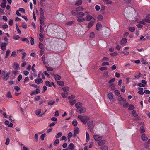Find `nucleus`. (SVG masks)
Here are the masks:
<instances>
[{
  "label": "nucleus",
  "mask_w": 150,
  "mask_h": 150,
  "mask_svg": "<svg viewBox=\"0 0 150 150\" xmlns=\"http://www.w3.org/2000/svg\"><path fill=\"white\" fill-rule=\"evenodd\" d=\"M78 118L84 124L86 123L87 122L89 119L88 117L86 116L84 117L81 115H78Z\"/></svg>",
  "instance_id": "1"
},
{
  "label": "nucleus",
  "mask_w": 150,
  "mask_h": 150,
  "mask_svg": "<svg viewBox=\"0 0 150 150\" xmlns=\"http://www.w3.org/2000/svg\"><path fill=\"white\" fill-rule=\"evenodd\" d=\"M10 74V72H8L6 74H5L4 71H3L2 72V74L4 75L3 79L6 81H7L9 78V75Z\"/></svg>",
  "instance_id": "2"
},
{
  "label": "nucleus",
  "mask_w": 150,
  "mask_h": 150,
  "mask_svg": "<svg viewBox=\"0 0 150 150\" xmlns=\"http://www.w3.org/2000/svg\"><path fill=\"white\" fill-rule=\"evenodd\" d=\"M40 92V90L37 88L36 89L35 91H33L31 92L30 94L31 96H33L34 95H36L39 93Z\"/></svg>",
  "instance_id": "3"
},
{
  "label": "nucleus",
  "mask_w": 150,
  "mask_h": 150,
  "mask_svg": "<svg viewBox=\"0 0 150 150\" xmlns=\"http://www.w3.org/2000/svg\"><path fill=\"white\" fill-rule=\"evenodd\" d=\"M93 137L96 141H99L101 140L102 138V137L101 136L98 135H94L93 136Z\"/></svg>",
  "instance_id": "4"
},
{
  "label": "nucleus",
  "mask_w": 150,
  "mask_h": 150,
  "mask_svg": "<svg viewBox=\"0 0 150 150\" xmlns=\"http://www.w3.org/2000/svg\"><path fill=\"white\" fill-rule=\"evenodd\" d=\"M145 22L150 23V14H148L146 16V18L143 19Z\"/></svg>",
  "instance_id": "5"
},
{
  "label": "nucleus",
  "mask_w": 150,
  "mask_h": 150,
  "mask_svg": "<svg viewBox=\"0 0 150 150\" xmlns=\"http://www.w3.org/2000/svg\"><path fill=\"white\" fill-rule=\"evenodd\" d=\"M102 25L99 22L96 25V29L98 31H99L101 30Z\"/></svg>",
  "instance_id": "6"
},
{
  "label": "nucleus",
  "mask_w": 150,
  "mask_h": 150,
  "mask_svg": "<svg viewBox=\"0 0 150 150\" xmlns=\"http://www.w3.org/2000/svg\"><path fill=\"white\" fill-rule=\"evenodd\" d=\"M127 42V39L125 38H123L120 42V44L122 45H124Z\"/></svg>",
  "instance_id": "7"
},
{
  "label": "nucleus",
  "mask_w": 150,
  "mask_h": 150,
  "mask_svg": "<svg viewBox=\"0 0 150 150\" xmlns=\"http://www.w3.org/2000/svg\"><path fill=\"white\" fill-rule=\"evenodd\" d=\"M95 21V19H93L90 21L88 25V27L89 28H91L94 24V23Z\"/></svg>",
  "instance_id": "8"
},
{
  "label": "nucleus",
  "mask_w": 150,
  "mask_h": 150,
  "mask_svg": "<svg viewBox=\"0 0 150 150\" xmlns=\"http://www.w3.org/2000/svg\"><path fill=\"white\" fill-rule=\"evenodd\" d=\"M93 19H95L92 16L90 15H88L86 17L85 19L86 21H90L91 20H92Z\"/></svg>",
  "instance_id": "9"
},
{
  "label": "nucleus",
  "mask_w": 150,
  "mask_h": 150,
  "mask_svg": "<svg viewBox=\"0 0 150 150\" xmlns=\"http://www.w3.org/2000/svg\"><path fill=\"white\" fill-rule=\"evenodd\" d=\"M1 49L3 50H6V46L7 44L6 43H3L1 44Z\"/></svg>",
  "instance_id": "10"
},
{
  "label": "nucleus",
  "mask_w": 150,
  "mask_h": 150,
  "mask_svg": "<svg viewBox=\"0 0 150 150\" xmlns=\"http://www.w3.org/2000/svg\"><path fill=\"white\" fill-rule=\"evenodd\" d=\"M68 148L70 150H73L75 148V146L73 143H71L68 146Z\"/></svg>",
  "instance_id": "11"
},
{
  "label": "nucleus",
  "mask_w": 150,
  "mask_h": 150,
  "mask_svg": "<svg viewBox=\"0 0 150 150\" xmlns=\"http://www.w3.org/2000/svg\"><path fill=\"white\" fill-rule=\"evenodd\" d=\"M141 139L144 141H146L148 139L147 137L146 136L145 134H143L141 136Z\"/></svg>",
  "instance_id": "12"
},
{
  "label": "nucleus",
  "mask_w": 150,
  "mask_h": 150,
  "mask_svg": "<svg viewBox=\"0 0 150 150\" xmlns=\"http://www.w3.org/2000/svg\"><path fill=\"white\" fill-rule=\"evenodd\" d=\"M14 67L15 69L17 70L19 69V64L16 62H14Z\"/></svg>",
  "instance_id": "13"
},
{
  "label": "nucleus",
  "mask_w": 150,
  "mask_h": 150,
  "mask_svg": "<svg viewBox=\"0 0 150 150\" xmlns=\"http://www.w3.org/2000/svg\"><path fill=\"white\" fill-rule=\"evenodd\" d=\"M43 81L41 78H40L38 79H36L35 80V82L38 84L42 83Z\"/></svg>",
  "instance_id": "14"
},
{
  "label": "nucleus",
  "mask_w": 150,
  "mask_h": 150,
  "mask_svg": "<svg viewBox=\"0 0 150 150\" xmlns=\"http://www.w3.org/2000/svg\"><path fill=\"white\" fill-rule=\"evenodd\" d=\"M82 103L80 102H78L75 105V106L78 109L80 108L82 106Z\"/></svg>",
  "instance_id": "15"
},
{
  "label": "nucleus",
  "mask_w": 150,
  "mask_h": 150,
  "mask_svg": "<svg viewBox=\"0 0 150 150\" xmlns=\"http://www.w3.org/2000/svg\"><path fill=\"white\" fill-rule=\"evenodd\" d=\"M93 121L92 120L89 121L87 122V125L89 129L91 128V126L93 124Z\"/></svg>",
  "instance_id": "16"
},
{
  "label": "nucleus",
  "mask_w": 150,
  "mask_h": 150,
  "mask_svg": "<svg viewBox=\"0 0 150 150\" xmlns=\"http://www.w3.org/2000/svg\"><path fill=\"white\" fill-rule=\"evenodd\" d=\"M54 77L56 81L59 80L61 79V76L59 75H54Z\"/></svg>",
  "instance_id": "17"
},
{
  "label": "nucleus",
  "mask_w": 150,
  "mask_h": 150,
  "mask_svg": "<svg viewBox=\"0 0 150 150\" xmlns=\"http://www.w3.org/2000/svg\"><path fill=\"white\" fill-rule=\"evenodd\" d=\"M107 97L109 99L112 100L113 98V95L112 93H110L108 94Z\"/></svg>",
  "instance_id": "18"
},
{
  "label": "nucleus",
  "mask_w": 150,
  "mask_h": 150,
  "mask_svg": "<svg viewBox=\"0 0 150 150\" xmlns=\"http://www.w3.org/2000/svg\"><path fill=\"white\" fill-rule=\"evenodd\" d=\"M78 18L77 19V21L79 22H82L84 21L86 19L85 18Z\"/></svg>",
  "instance_id": "19"
},
{
  "label": "nucleus",
  "mask_w": 150,
  "mask_h": 150,
  "mask_svg": "<svg viewBox=\"0 0 150 150\" xmlns=\"http://www.w3.org/2000/svg\"><path fill=\"white\" fill-rule=\"evenodd\" d=\"M105 141L104 140H102L99 141L98 142V145L99 146H101L104 144L105 143Z\"/></svg>",
  "instance_id": "20"
},
{
  "label": "nucleus",
  "mask_w": 150,
  "mask_h": 150,
  "mask_svg": "<svg viewBox=\"0 0 150 150\" xmlns=\"http://www.w3.org/2000/svg\"><path fill=\"white\" fill-rule=\"evenodd\" d=\"M86 111V108H81L80 109L79 111L80 113H83L85 112Z\"/></svg>",
  "instance_id": "21"
},
{
  "label": "nucleus",
  "mask_w": 150,
  "mask_h": 150,
  "mask_svg": "<svg viewBox=\"0 0 150 150\" xmlns=\"http://www.w3.org/2000/svg\"><path fill=\"white\" fill-rule=\"evenodd\" d=\"M85 15L84 13L82 12H78V15L77 16L78 18L81 17H83Z\"/></svg>",
  "instance_id": "22"
},
{
  "label": "nucleus",
  "mask_w": 150,
  "mask_h": 150,
  "mask_svg": "<svg viewBox=\"0 0 150 150\" xmlns=\"http://www.w3.org/2000/svg\"><path fill=\"white\" fill-rule=\"evenodd\" d=\"M76 102V100L75 99L71 100H70L69 103L71 105H73Z\"/></svg>",
  "instance_id": "23"
},
{
  "label": "nucleus",
  "mask_w": 150,
  "mask_h": 150,
  "mask_svg": "<svg viewBox=\"0 0 150 150\" xmlns=\"http://www.w3.org/2000/svg\"><path fill=\"white\" fill-rule=\"evenodd\" d=\"M40 16L44 17V12L42 8H40Z\"/></svg>",
  "instance_id": "24"
},
{
  "label": "nucleus",
  "mask_w": 150,
  "mask_h": 150,
  "mask_svg": "<svg viewBox=\"0 0 150 150\" xmlns=\"http://www.w3.org/2000/svg\"><path fill=\"white\" fill-rule=\"evenodd\" d=\"M82 3L81 0H78L75 4L76 6H79L81 5Z\"/></svg>",
  "instance_id": "25"
},
{
  "label": "nucleus",
  "mask_w": 150,
  "mask_h": 150,
  "mask_svg": "<svg viewBox=\"0 0 150 150\" xmlns=\"http://www.w3.org/2000/svg\"><path fill=\"white\" fill-rule=\"evenodd\" d=\"M118 100L119 101H122L124 102H125L126 101V100L125 99L121 97L120 96H118Z\"/></svg>",
  "instance_id": "26"
},
{
  "label": "nucleus",
  "mask_w": 150,
  "mask_h": 150,
  "mask_svg": "<svg viewBox=\"0 0 150 150\" xmlns=\"http://www.w3.org/2000/svg\"><path fill=\"white\" fill-rule=\"evenodd\" d=\"M74 132L78 134L79 132V128L77 127H76L74 128Z\"/></svg>",
  "instance_id": "27"
},
{
  "label": "nucleus",
  "mask_w": 150,
  "mask_h": 150,
  "mask_svg": "<svg viewBox=\"0 0 150 150\" xmlns=\"http://www.w3.org/2000/svg\"><path fill=\"white\" fill-rule=\"evenodd\" d=\"M39 40L40 42H42L43 40L44 36L42 34L40 33L39 34Z\"/></svg>",
  "instance_id": "28"
},
{
  "label": "nucleus",
  "mask_w": 150,
  "mask_h": 150,
  "mask_svg": "<svg viewBox=\"0 0 150 150\" xmlns=\"http://www.w3.org/2000/svg\"><path fill=\"white\" fill-rule=\"evenodd\" d=\"M57 84L60 86H63L64 84V82L62 81H57Z\"/></svg>",
  "instance_id": "29"
},
{
  "label": "nucleus",
  "mask_w": 150,
  "mask_h": 150,
  "mask_svg": "<svg viewBox=\"0 0 150 150\" xmlns=\"http://www.w3.org/2000/svg\"><path fill=\"white\" fill-rule=\"evenodd\" d=\"M62 89L65 92L68 91L69 90V88L68 86L64 87L62 88Z\"/></svg>",
  "instance_id": "30"
},
{
  "label": "nucleus",
  "mask_w": 150,
  "mask_h": 150,
  "mask_svg": "<svg viewBox=\"0 0 150 150\" xmlns=\"http://www.w3.org/2000/svg\"><path fill=\"white\" fill-rule=\"evenodd\" d=\"M90 139L89 135V134L87 132H86V142H88L89 141Z\"/></svg>",
  "instance_id": "31"
},
{
  "label": "nucleus",
  "mask_w": 150,
  "mask_h": 150,
  "mask_svg": "<svg viewBox=\"0 0 150 150\" xmlns=\"http://www.w3.org/2000/svg\"><path fill=\"white\" fill-rule=\"evenodd\" d=\"M61 95L63 98H65L68 96V93H61Z\"/></svg>",
  "instance_id": "32"
},
{
  "label": "nucleus",
  "mask_w": 150,
  "mask_h": 150,
  "mask_svg": "<svg viewBox=\"0 0 150 150\" xmlns=\"http://www.w3.org/2000/svg\"><path fill=\"white\" fill-rule=\"evenodd\" d=\"M72 124L73 125L76 126L77 125V122L76 120H74L72 122Z\"/></svg>",
  "instance_id": "33"
},
{
  "label": "nucleus",
  "mask_w": 150,
  "mask_h": 150,
  "mask_svg": "<svg viewBox=\"0 0 150 150\" xmlns=\"http://www.w3.org/2000/svg\"><path fill=\"white\" fill-rule=\"evenodd\" d=\"M140 132L141 133H143L145 132L144 128L143 126H142L140 127Z\"/></svg>",
  "instance_id": "34"
},
{
  "label": "nucleus",
  "mask_w": 150,
  "mask_h": 150,
  "mask_svg": "<svg viewBox=\"0 0 150 150\" xmlns=\"http://www.w3.org/2000/svg\"><path fill=\"white\" fill-rule=\"evenodd\" d=\"M43 46V45L42 43H41V42H40L39 43V47L40 49H41V50H44Z\"/></svg>",
  "instance_id": "35"
},
{
  "label": "nucleus",
  "mask_w": 150,
  "mask_h": 150,
  "mask_svg": "<svg viewBox=\"0 0 150 150\" xmlns=\"http://www.w3.org/2000/svg\"><path fill=\"white\" fill-rule=\"evenodd\" d=\"M45 84L46 86L48 87H51L52 85L48 81H46L45 82Z\"/></svg>",
  "instance_id": "36"
},
{
  "label": "nucleus",
  "mask_w": 150,
  "mask_h": 150,
  "mask_svg": "<svg viewBox=\"0 0 150 150\" xmlns=\"http://www.w3.org/2000/svg\"><path fill=\"white\" fill-rule=\"evenodd\" d=\"M72 14L74 16L76 15L77 14H78V12L76 10H72L71 11Z\"/></svg>",
  "instance_id": "37"
},
{
  "label": "nucleus",
  "mask_w": 150,
  "mask_h": 150,
  "mask_svg": "<svg viewBox=\"0 0 150 150\" xmlns=\"http://www.w3.org/2000/svg\"><path fill=\"white\" fill-rule=\"evenodd\" d=\"M83 8L82 6H79L76 8V10L78 12L79 11H83Z\"/></svg>",
  "instance_id": "38"
},
{
  "label": "nucleus",
  "mask_w": 150,
  "mask_h": 150,
  "mask_svg": "<svg viewBox=\"0 0 150 150\" xmlns=\"http://www.w3.org/2000/svg\"><path fill=\"white\" fill-rule=\"evenodd\" d=\"M62 133L59 132L58 133L57 135L56 136L55 138L56 139L59 138L62 136Z\"/></svg>",
  "instance_id": "39"
},
{
  "label": "nucleus",
  "mask_w": 150,
  "mask_h": 150,
  "mask_svg": "<svg viewBox=\"0 0 150 150\" xmlns=\"http://www.w3.org/2000/svg\"><path fill=\"white\" fill-rule=\"evenodd\" d=\"M6 96V97L8 98H12V95L11 94V92L10 91H9L7 93Z\"/></svg>",
  "instance_id": "40"
},
{
  "label": "nucleus",
  "mask_w": 150,
  "mask_h": 150,
  "mask_svg": "<svg viewBox=\"0 0 150 150\" xmlns=\"http://www.w3.org/2000/svg\"><path fill=\"white\" fill-rule=\"evenodd\" d=\"M10 50L8 49V50L6 52V56L5 57L6 58H7L8 57V56H9V54L10 53Z\"/></svg>",
  "instance_id": "41"
},
{
  "label": "nucleus",
  "mask_w": 150,
  "mask_h": 150,
  "mask_svg": "<svg viewBox=\"0 0 150 150\" xmlns=\"http://www.w3.org/2000/svg\"><path fill=\"white\" fill-rule=\"evenodd\" d=\"M21 40L23 41H26V43H29V41L28 39L26 38H21Z\"/></svg>",
  "instance_id": "42"
},
{
  "label": "nucleus",
  "mask_w": 150,
  "mask_h": 150,
  "mask_svg": "<svg viewBox=\"0 0 150 150\" xmlns=\"http://www.w3.org/2000/svg\"><path fill=\"white\" fill-rule=\"evenodd\" d=\"M20 38V37L18 35H16L13 37V39L15 40H18Z\"/></svg>",
  "instance_id": "43"
},
{
  "label": "nucleus",
  "mask_w": 150,
  "mask_h": 150,
  "mask_svg": "<svg viewBox=\"0 0 150 150\" xmlns=\"http://www.w3.org/2000/svg\"><path fill=\"white\" fill-rule=\"evenodd\" d=\"M101 150H108V148L107 146H104L100 147Z\"/></svg>",
  "instance_id": "44"
},
{
  "label": "nucleus",
  "mask_w": 150,
  "mask_h": 150,
  "mask_svg": "<svg viewBox=\"0 0 150 150\" xmlns=\"http://www.w3.org/2000/svg\"><path fill=\"white\" fill-rule=\"evenodd\" d=\"M40 98V96H37L35 97H34V101H36L39 100Z\"/></svg>",
  "instance_id": "45"
},
{
  "label": "nucleus",
  "mask_w": 150,
  "mask_h": 150,
  "mask_svg": "<svg viewBox=\"0 0 150 150\" xmlns=\"http://www.w3.org/2000/svg\"><path fill=\"white\" fill-rule=\"evenodd\" d=\"M132 114L134 117H137L138 116V115L136 113V111L134 110L132 111Z\"/></svg>",
  "instance_id": "46"
},
{
  "label": "nucleus",
  "mask_w": 150,
  "mask_h": 150,
  "mask_svg": "<svg viewBox=\"0 0 150 150\" xmlns=\"http://www.w3.org/2000/svg\"><path fill=\"white\" fill-rule=\"evenodd\" d=\"M118 53L116 52H115L113 53H111L110 54V55L112 57H115L118 55Z\"/></svg>",
  "instance_id": "47"
},
{
  "label": "nucleus",
  "mask_w": 150,
  "mask_h": 150,
  "mask_svg": "<svg viewBox=\"0 0 150 150\" xmlns=\"http://www.w3.org/2000/svg\"><path fill=\"white\" fill-rule=\"evenodd\" d=\"M134 106L132 105H130L128 108V109L130 110H132L134 109Z\"/></svg>",
  "instance_id": "48"
},
{
  "label": "nucleus",
  "mask_w": 150,
  "mask_h": 150,
  "mask_svg": "<svg viewBox=\"0 0 150 150\" xmlns=\"http://www.w3.org/2000/svg\"><path fill=\"white\" fill-rule=\"evenodd\" d=\"M129 30L130 31L133 32L135 30V28L134 27H129Z\"/></svg>",
  "instance_id": "49"
},
{
  "label": "nucleus",
  "mask_w": 150,
  "mask_h": 150,
  "mask_svg": "<svg viewBox=\"0 0 150 150\" xmlns=\"http://www.w3.org/2000/svg\"><path fill=\"white\" fill-rule=\"evenodd\" d=\"M6 3H2L0 5V6L2 8H5L6 6Z\"/></svg>",
  "instance_id": "50"
},
{
  "label": "nucleus",
  "mask_w": 150,
  "mask_h": 150,
  "mask_svg": "<svg viewBox=\"0 0 150 150\" xmlns=\"http://www.w3.org/2000/svg\"><path fill=\"white\" fill-rule=\"evenodd\" d=\"M8 24L9 25L11 26H12L13 24V20L11 19H10L9 21Z\"/></svg>",
  "instance_id": "51"
},
{
  "label": "nucleus",
  "mask_w": 150,
  "mask_h": 150,
  "mask_svg": "<svg viewBox=\"0 0 150 150\" xmlns=\"http://www.w3.org/2000/svg\"><path fill=\"white\" fill-rule=\"evenodd\" d=\"M103 16L102 15H99L98 17V21H101L102 20Z\"/></svg>",
  "instance_id": "52"
},
{
  "label": "nucleus",
  "mask_w": 150,
  "mask_h": 150,
  "mask_svg": "<svg viewBox=\"0 0 150 150\" xmlns=\"http://www.w3.org/2000/svg\"><path fill=\"white\" fill-rule=\"evenodd\" d=\"M30 38H31V40H30L31 45H33L34 44V39L31 37H30Z\"/></svg>",
  "instance_id": "53"
},
{
  "label": "nucleus",
  "mask_w": 150,
  "mask_h": 150,
  "mask_svg": "<svg viewBox=\"0 0 150 150\" xmlns=\"http://www.w3.org/2000/svg\"><path fill=\"white\" fill-rule=\"evenodd\" d=\"M99 69L101 71L106 70L108 69L107 67H102L100 68Z\"/></svg>",
  "instance_id": "54"
},
{
  "label": "nucleus",
  "mask_w": 150,
  "mask_h": 150,
  "mask_svg": "<svg viewBox=\"0 0 150 150\" xmlns=\"http://www.w3.org/2000/svg\"><path fill=\"white\" fill-rule=\"evenodd\" d=\"M74 23V21H71L67 22L66 24L68 25H70L73 24Z\"/></svg>",
  "instance_id": "55"
},
{
  "label": "nucleus",
  "mask_w": 150,
  "mask_h": 150,
  "mask_svg": "<svg viewBox=\"0 0 150 150\" xmlns=\"http://www.w3.org/2000/svg\"><path fill=\"white\" fill-rule=\"evenodd\" d=\"M46 134L45 133H44L42 135L40 136V138L42 140H43L44 139L45 137L46 136Z\"/></svg>",
  "instance_id": "56"
},
{
  "label": "nucleus",
  "mask_w": 150,
  "mask_h": 150,
  "mask_svg": "<svg viewBox=\"0 0 150 150\" xmlns=\"http://www.w3.org/2000/svg\"><path fill=\"white\" fill-rule=\"evenodd\" d=\"M19 11L23 13H24L25 12V10L24 9L22 8H19Z\"/></svg>",
  "instance_id": "57"
},
{
  "label": "nucleus",
  "mask_w": 150,
  "mask_h": 150,
  "mask_svg": "<svg viewBox=\"0 0 150 150\" xmlns=\"http://www.w3.org/2000/svg\"><path fill=\"white\" fill-rule=\"evenodd\" d=\"M54 103H55V101H51L48 102V104L49 105L51 106V105H53Z\"/></svg>",
  "instance_id": "58"
},
{
  "label": "nucleus",
  "mask_w": 150,
  "mask_h": 150,
  "mask_svg": "<svg viewBox=\"0 0 150 150\" xmlns=\"http://www.w3.org/2000/svg\"><path fill=\"white\" fill-rule=\"evenodd\" d=\"M41 112V110L38 109L35 112V114L37 115H39L40 114Z\"/></svg>",
  "instance_id": "59"
},
{
  "label": "nucleus",
  "mask_w": 150,
  "mask_h": 150,
  "mask_svg": "<svg viewBox=\"0 0 150 150\" xmlns=\"http://www.w3.org/2000/svg\"><path fill=\"white\" fill-rule=\"evenodd\" d=\"M22 54L23 55L22 57V59H24L25 58V57L26 56V53L25 52H23L22 53Z\"/></svg>",
  "instance_id": "60"
},
{
  "label": "nucleus",
  "mask_w": 150,
  "mask_h": 150,
  "mask_svg": "<svg viewBox=\"0 0 150 150\" xmlns=\"http://www.w3.org/2000/svg\"><path fill=\"white\" fill-rule=\"evenodd\" d=\"M14 89L17 92L20 89V88L17 86H15L14 87Z\"/></svg>",
  "instance_id": "61"
},
{
  "label": "nucleus",
  "mask_w": 150,
  "mask_h": 150,
  "mask_svg": "<svg viewBox=\"0 0 150 150\" xmlns=\"http://www.w3.org/2000/svg\"><path fill=\"white\" fill-rule=\"evenodd\" d=\"M142 63L144 64H148V62L144 60V59H143L142 60Z\"/></svg>",
  "instance_id": "62"
},
{
  "label": "nucleus",
  "mask_w": 150,
  "mask_h": 150,
  "mask_svg": "<svg viewBox=\"0 0 150 150\" xmlns=\"http://www.w3.org/2000/svg\"><path fill=\"white\" fill-rule=\"evenodd\" d=\"M114 93L117 96H118L120 94V92L117 90H116L115 91Z\"/></svg>",
  "instance_id": "63"
},
{
  "label": "nucleus",
  "mask_w": 150,
  "mask_h": 150,
  "mask_svg": "<svg viewBox=\"0 0 150 150\" xmlns=\"http://www.w3.org/2000/svg\"><path fill=\"white\" fill-rule=\"evenodd\" d=\"M22 79V76L21 74L19 75L17 78V80L18 81H20Z\"/></svg>",
  "instance_id": "64"
}]
</instances>
